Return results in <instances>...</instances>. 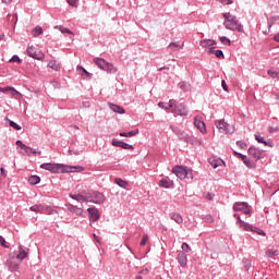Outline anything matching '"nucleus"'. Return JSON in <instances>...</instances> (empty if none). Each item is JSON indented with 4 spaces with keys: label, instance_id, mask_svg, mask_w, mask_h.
<instances>
[{
    "label": "nucleus",
    "instance_id": "obj_1",
    "mask_svg": "<svg viewBox=\"0 0 279 279\" xmlns=\"http://www.w3.org/2000/svg\"><path fill=\"white\" fill-rule=\"evenodd\" d=\"M40 169L50 171V173H75V171H84L82 166L73 167L64 163H41Z\"/></svg>",
    "mask_w": 279,
    "mask_h": 279
},
{
    "label": "nucleus",
    "instance_id": "obj_2",
    "mask_svg": "<svg viewBox=\"0 0 279 279\" xmlns=\"http://www.w3.org/2000/svg\"><path fill=\"white\" fill-rule=\"evenodd\" d=\"M225 22L223 25L226 29H230L231 32H240L243 34L244 28L243 25L239 22L236 15H232L230 12L223 13Z\"/></svg>",
    "mask_w": 279,
    "mask_h": 279
},
{
    "label": "nucleus",
    "instance_id": "obj_3",
    "mask_svg": "<svg viewBox=\"0 0 279 279\" xmlns=\"http://www.w3.org/2000/svg\"><path fill=\"white\" fill-rule=\"evenodd\" d=\"M169 108H174L172 112H174V114H179V117L189 116V109L186 108V105H184L183 102L177 104L175 99L169 100Z\"/></svg>",
    "mask_w": 279,
    "mask_h": 279
},
{
    "label": "nucleus",
    "instance_id": "obj_4",
    "mask_svg": "<svg viewBox=\"0 0 279 279\" xmlns=\"http://www.w3.org/2000/svg\"><path fill=\"white\" fill-rule=\"evenodd\" d=\"M94 62L97 66H99V69H101L102 71H106L107 73L114 74L118 71V69H117V66H114V64L106 61L102 58H94Z\"/></svg>",
    "mask_w": 279,
    "mask_h": 279
},
{
    "label": "nucleus",
    "instance_id": "obj_5",
    "mask_svg": "<svg viewBox=\"0 0 279 279\" xmlns=\"http://www.w3.org/2000/svg\"><path fill=\"white\" fill-rule=\"evenodd\" d=\"M235 213H243L244 215H252V206L247 202H235L233 204Z\"/></svg>",
    "mask_w": 279,
    "mask_h": 279
},
{
    "label": "nucleus",
    "instance_id": "obj_6",
    "mask_svg": "<svg viewBox=\"0 0 279 279\" xmlns=\"http://www.w3.org/2000/svg\"><path fill=\"white\" fill-rule=\"evenodd\" d=\"M88 195V202L92 204H104L106 202V196L101 192H87Z\"/></svg>",
    "mask_w": 279,
    "mask_h": 279
},
{
    "label": "nucleus",
    "instance_id": "obj_7",
    "mask_svg": "<svg viewBox=\"0 0 279 279\" xmlns=\"http://www.w3.org/2000/svg\"><path fill=\"white\" fill-rule=\"evenodd\" d=\"M216 128L221 132V134H234V126L226 123L223 120H217Z\"/></svg>",
    "mask_w": 279,
    "mask_h": 279
},
{
    "label": "nucleus",
    "instance_id": "obj_8",
    "mask_svg": "<svg viewBox=\"0 0 279 279\" xmlns=\"http://www.w3.org/2000/svg\"><path fill=\"white\" fill-rule=\"evenodd\" d=\"M172 173L177 175L180 180L186 179V175H189V168L184 166H175L172 168Z\"/></svg>",
    "mask_w": 279,
    "mask_h": 279
},
{
    "label": "nucleus",
    "instance_id": "obj_9",
    "mask_svg": "<svg viewBox=\"0 0 279 279\" xmlns=\"http://www.w3.org/2000/svg\"><path fill=\"white\" fill-rule=\"evenodd\" d=\"M27 56H29V58H34V60H45V53L38 51L34 46H29L27 48Z\"/></svg>",
    "mask_w": 279,
    "mask_h": 279
},
{
    "label": "nucleus",
    "instance_id": "obj_10",
    "mask_svg": "<svg viewBox=\"0 0 279 279\" xmlns=\"http://www.w3.org/2000/svg\"><path fill=\"white\" fill-rule=\"evenodd\" d=\"M263 149L260 148H256L254 146H251L248 148V155L251 156V158L255 161L258 162V160H260V158H263Z\"/></svg>",
    "mask_w": 279,
    "mask_h": 279
},
{
    "label": "nucleus",
    "instance_id": "obj_11",
    "mask_svg": "<svg viewBox=\"0 0 279 279\" xmlns=\"http://www.w3.org/2000/svg\"><path fill=\"white\" fill-rule=\"evenodd\" d=\"M70 197H71V199H75V202H78L80 204H84V202H89L88 193H86V192H82L78 194L70 193Z\"/></svg>",
    "mask_w": 279,
    "mask_h": 279
},
{
    "label": "nucleus",
    "instance_id": "obj_12",
    "mask_svg": "<svg viewBox=\"0 0 279 279\" xmlns=\"http://www.w3.org/2000/svg\"><path fill=\"white\" fill-rule=\"evenodd\" d=\"M87 213L89 215V221H99V219L101 218V215H99V209L95 207L87 208Z\"/></svg>",
    "mask_w": 279,
    "mask_h": 279
},
{
    "label": "nucleus",
    "instance_id": "obj_13",
    "mask_svg": "<svg viewBox=\"0 0 279 279\" xmlns=\"http://www.w3.org/2000/svg\"><path fill=\"white\" fill-rule=\"evenodd\" d=\"M5 266L9 271H19L20 264L16 262V257H11L5 262Z\"/></svg>",
    "mask_w": 279,
    "mask_h": 279
},
{
    "label": "nucleus",
    "instance_id": "obj_14",
    "mask_svg": "<svg viewBox=\"0 0 279 279\" xmlns=\"http://www.w3.org/2000/svg\"><path fill=\"white\" fill-rule=\"evenodd\" d=\"M159 186H161V189H173V181L169 179V177L162 178L159 181Z\"/></svg>",
    "mask_w": 279,
    "mask_h": 279
},
{
    "label": "nucleus",
    "instance_id": "obj_15",
    "mask_svg": "<svg viewBox=\"0 0 279 279\" xmlns=\"http://www.w3.org/2000/svg\"><path fill=\"white\" fill-rule=\"evenodd\" d=\"M194 125L202 132V134H206V123L202 121L199 118H194Z\"/></svg>",
    "mask_w": 279,
    "mask_h": 279
},
{
    "label": "nucleus",
    "instance_id": "obj_16",
    "mask_svg": "<svg viewBox=\"0 0 279 279\" xmlns=\"http://www.w3.org/2000/svg\"><path fill=\"white\" fill-rule=\"evenodd\" d=\"M177 260H178L179 265H181V267H186V265L189 263V258L186 257V253L180 252L178 254Z\"/></svg>",
    "mask_w": 279,
    "mask_h": 279
},
{
    "label": "nucleus",
    "instance_id": "obj_17",
    "mask_svg": "<svg viewBox=\"0 0 279 279\" xmlns=\"http://www.w3.org/2000/svg\"><path fill=\"white\" fill-rule=\"evenodd\" d=\"M168 49H170V51H180L184 49V43L180 44V41H172L169 44Z\"/></svg>",
    "mask_w": 279,
    "mask_h": 279
},
{
    "label": "nucleus",
    "instance_id": "obj_18",
    "mask_svg": "<svg viewBox=\"0 0 279 279\" xmlns=\"http://www.w3.org/2000/svg\"><path fill=\"white\" fill-rule=\"evenodd\" d=\"M209 165H211L214 169H217V167H221V165L226 166V161L220 158H210Z\"/></svg>",
    "mask_w": 279,
    "mask_h": 279
},
{
    "label": "nucleus",
    "instance_id": "obj_19",
    "mask_svg": "<svg viewBox=\"0 0 279 279\" xmlns=\"http://www.w3.org/2000/svg\"><path fill=\"white\" fill-rule=\"evenodd\" d=\"M246 232H255V234H259V236H265V231L262 229H258L257 227H254L248 223V228L244 229Z\"/></svg>",
    "mask_w": 279,
    "mask_h": 279
},
{
    "label": "nucleus",
    "instance_id": "obj_20",
    "mask_svg": "<svg viewBox=\"0 0 279 279\" xmlns=\"http://www.w3.org/2000/svg\"><path fill=\"white\" fill-rule=\"evenodd\" d=\"M109 108H110V110H112L113 112H117L118 114H125V109H123V107H121L119 105L109 102Z\"/></svg>",
    "mask_w": 279,
    "mask_h": 279
},
{
    "label": "nucleus",
    "instance_id": "obj_21",
    "mask_svg": "<svg viewBox=\"0 0 279 279\" xmlns=\"http://www.w3.org/2000/svg\"><path fill=\"white\" fill-rule=\"evenodd\" d=\"M76 71L80 73V75L84 80H90V73H88V71H86V69H84V66L77 65Z\"/></svg>",
    "mask_w": 279,
    "mask_h": 279
},
{
    "label": "nucleus",
    "instance_id": "obj_22",
    "mask_svg": "<svg viewBox=\"0 0 279 279\" xmlns=\"http://www.w3.org/2000/svg\"><path fill=\"white\" fill-rule=\"evenodd\" d=\"M233 217L238 219L236 226H239V228H243V230H245V228H250V223L243 221L239 214H234Z\"/></svg>",
    "mask_w": 279,
    "mask_h": 279
},
{
    "label": "nucleus",
    "instance_id": "obj_23",
    "mask_svg": "<svg viewBox=\"0 0 279 279\" xmlns=\"http://www.w3.org/2000/svg\"><path fill=\"white\" fill-rule=\"evenodd\" d=\"M170 219H172V221H175V223H183L184 219L182 218V215L180 214H175V213H171L169 214Z\"/></svg>",
    "mask_w": 279,
    "mask_h": 279
},
{
    "label": "nucleus",
    "instance_id": "obj_24",
    "mask_svg": "<svg viewBox=\"0 0 279 279\" xmlns=\"http://www.w3.org/2000/svg\"><path fill=\"white\" fill-rule=\"evenodd\" d=\"M201 47H214V45H217V41H215L214 39H203L199 43Z\"/></svg>",
    "mask_w": 279,
    "mask_h": 279
},
{
    "label": "nucleus",
    "instance_id": "obj_25",
    "mask_svg": "<svg viewBox=\"0 0 279 279\" xmlns=\"http://www.w3.org/2000/svg\"><path fill=\"white\" fill-rule=\"evenodd\" d=\"M255 140L257 141V143H262L266 147H271V143L265 141V137L260 136V134H258V133L255 134Z\"/></svg>",
    "mask_w": 279,
    "mask_h": 279
},
{
    "label": "nucleus",
    "instance_id": "obj_26",
    "mask_svg": "<svg viewBox=\"0 0 279 279\" xmlns=\"http://www.w3.org/2000/svg\"><path fill=\"white\" fill-rule=\"evenodd\" d=\"M4 121L7 123H9L10 128H13V130H16L17 132H20V130H23V128L21 125H19L16 122L10 120L9 118H5Z\"/></svg>",
    "mask_w": 279,
    "mask_h": 279
},
{
    "label": "nucleus",
    "instance_id": "obj_27",
    "mask_svg": "<svg viewBox=\"0 0 279 279\" xmlns=\"http://www.w3.org/2000/svg\"><path fill=\"white\" fill-rule=\"evenodd\" d=\"M28 183L32 184V186H36V184H40V177L34 174L28 178Z\"/></svg>",
    "mask_w": 279,
    "mask_h": 279
},
{
    "label": "nucleus",
    "instance_id": "obj_28",
    "mask_svg": "<svg viewBox=\"0 0 279 279\" xmlns=\"http://www.w3.org/2000/svg\"><path fill=\"white\" fill-rule=\"evenodd\" d=\"M138 134V129H135L134 131H129V132H121L120 136H123L125 138H131L132 136H136Z\"/></svg>",
    "mask_w": 279,
    "mask_h": 279
},
{
    "label": "nucleus",
    "instance_id": "obj_29",
    "mask_svg": "<svg viewBox=\"0 0 279 279\" xmlns=\"http://www.w3.org/2000/svg\"><path fill=\"white\" fill-rule=\"evenodd\" d=\"M19 250H20V253L16 255L17 260H25V257L27 256L25 248H23V245H20Z\"/></svg>",
    "mask_w": 279,
    "mask_h": 279
},
{
    "label": "nucleus",
    "instance_id": "obj_30",
    "mask_svg": "<svg viewBox=\"0 0 279 279\" xmlns=\"http://www.w3.org/2000/svg\"><path fill=\"white\" fill-rule=\"evenodd\" d=\"M114 182L118 184V186H120V189H128V186H129L128 181H125L121 178H116Z\"/></svg>",
    "mask_w": 279,
    "mask_h": 279
},
{
    "label": "nucleus",
    "instance_id": "obj_31",
    "mask_svg": "<svg viewBox=\"0 0 279 279\" xmlns=\"http://www.w3.org/2000/svg\"><path fill=\"white\" fill-rule=\"evenodd\" d=\"M48 66L52 69V71H60V63H58L56 60H50L48 62Z\"/></svg>",
    "mask_w": 279,
    "mask_h": 279
},
{
    "label": "nucleus",
    "instance_id": "obj_32",
    "mask_svg": "<svg viewBox=\"0 0 279 279\" xmlns=\"http://www.w3.org/2000/svg\"><path fill=\"white\" fill-rule=\"evenodd\" d=\"M15 144L17 145V147H21V149L25 150L26 156H29V151H27V149H29V146L25 145L21 140H17Z\"/></svg>",
    "mask_w": 279,
    "mask_h": 279
},
{
    "label": "nucleus",
    "instance_id": "obj_33",
    "mask_svg": "<svg viewBox=\"0 0 279 279\" xmlns=\"http://www.w3.org/2000/svg\"><path fill=\"white\" fill-rule=\"evenodd\" d=\"M41 215H53V209L51 208V206L43 205Z\"/></svg>",
    "mask_w": 279,
    "mask_h": 279
},
{
    "label": "nucleus",
    "instance_id": "obj_34",
    "mask_svg": "<svg viewBox=\"0 0 279 279\" xmlns=\"http://www.w3.org/2000/svg\"><path fill=\"white\" fill-rule=\"evenodd\" d=\"M0 93H11V95H16V89H14V87H10V86H7V87H0Z\"/></svg>",
    "mask_w": 279,
    "mask_h": 279
},
{
    "label": "nucleus",
    "instance_id": "obj_35",
    "mask_svg": "<svg viewBox=\"0 0 279 279\" xmlns=\"http://www.w3.org/2000/svg\"><path fill=\"white\" fill-rule=\"evenodd\" d=\"M266 256L268 258H276V256H279V251L278 250H268L266 252Z\"/></svg>",
    "mask_w": 279,
    "mask_h": 279
},
{
    "label": "nucleus",
    "instance_id": "obj_36",
    "mask_svg": "<svg viewBox=\"0 0 279 279\" xmlns=\"http://www.w3.org/2000/svg\"><path fill=\"white\" fill-rule=\"evenodd\" d=\"M29 210H32V213L43 214V204L33 205L29 207Z\"/></svg>",
    "mask_w": 279,
    "mask_h": 279
},
{
    "label": "nucleus",
    "instance_id": "obj_37",
    "mask_svg": "<svg viewBox=\"0 0 279 279\" xmlns=\"http://www.w3.org/2000/svg\"><path fill=\"white\" fill-rule=\"evenodd\" d=\"M243 162L248 169H256V161L246 158Z\"/></svg>",
    "mask_w": 279,
    "mask_h": 279
},
{
    "label": "nucleus",
    "instance_id": "obj_38",
    "mask_svg": "<svg viewBox=\"0 0 279 279\" xmlns=\"http://www.w3.org/2000/svg\"><path fill=\"white\" fill-rule=\"evenodd\" d=\"M276 21H279L278 15H274L270 17V20L268 21V29H271V27H274V24L276 23Z\"/></svg>",
    "mask_w": 279,
    "mask_h": 279
},
{
    "label": "nucleus",
    "instance_id": "obj_39",
    "mask_svg": "<svg viewBox=\"0 0 279 279\" xmlns=\"http://www.w3.org/2000/svg\"><path fill=\"white\" fill-rule=\"evenodd\" d=\"M178 86L179 88H181V90H185V92L189 90V88H191V85H189V83L186 82H180Z\"/></svg>",
    "mask_w": 279,
    "mask_h": 279
},
{
    "label": "nucleus",
    "instance_id": "obj_40",
    "mask_svg": "<svg viewBox=\"0 0 279 279\" xmlns=\"http://www.w3.org/2000/svg\"><path fill=\"white\" fill-rule=\"evenodd\" d=\"M242 263H243V267H244V269H246V271H250V268L252 267V262L250 260V259H243L242 260Z\"/></svg>",
    "mask_w": 279,
    "mask_h": 279
},
{
    "label": "nucleus",
    "instance_id": "obj_41",
    "mask_svg": "<svg viewBox=\"0 0 279 279\" xmlns=\"http://www.w3.org/2000/svg\"><path fill=\"white\" fill-rule=\"evenodd\" d=\"M58 29H60L61 34H70L73 35V32L64 26H57Z\"/></svg>",
    "mask_w": 279,
    "mask_h": 279
},
{
    "label": "nucleus",
    "instance_id": "obj_42",
    "mask_svg": "<svg viewBox=\"0 0 279 279\" xmlns=\"http://www.w3.org/2000/svg\"><path fill=\"white\" fill-rule=\"evenodd\" d=\"M40 34H43V27L36 26V27L33 29V36L37 37V36H40Z\"/></svg>",
    "mask_w": 279,
    "mask_h": 279
},
{
    "label": "nucleus",
    "instance_id": "obj_43",
    "mask_svg": "<svg viewBox=\"0 0 279 279\" xmlns=\"http://www.w3.org/2000/svg\"><path fill=\"white\" fill-rule=\"evenodd\" d=\"M268 75L272 77V80H279V73L274 70H268Z\"/></svg>",
    "mask_w": 279,
    "mask_h": 279
},
{
    "label": "nucleus",
    "instance_id": "obj_44",
    "mask_svg": "<svg viewBox=\"0 0 279 279\" xmlns=\"http://www.w3.org/2000/svg\"><path fill=\"white\" fill-rule=\"evenodd\" d=\"M181 250H183V253L186 252H191V246L189 245V243L186 242H183L182 245H181Z\"/></svg>",
    "mask_w": 279,
    "mask_h": 279
},
{
    "label": "nucleus",
    "instance_id": "obj_45",
    "mask_svg": "<svg viewBox=\"0 0 279 279\" xmlns=\"http://www.w3.org/2000/svg\"><path fill=\"white\" fill-rule=\"evenodd\" d=\"M65 206H66V208L70 213H72L73 215L75 214V210L77 209V206L72 205V204H65Z\"/></svg>",
    "mask_w": 279,
    "mask_h": 279
},
{
    "label": "nucleus",
    "instance_id": "obj_46",
    "mask_svg": "<svg viewBox=\"0 0 279 279\" xmlns=\"http://www.w3.org/2000/svg\"><path fill=\"white\" fill-rule=\"evenodd\" d=\"M173 132L181 141H184L186 138V135H184L180 130H173Z\"/></svg>",
    "mask_w": 279,
    "mask_h": 279
},
{
    "label": "nucleus",
    "instance_id": "obj_47",
    "mask_svg": "<svg viewBox=\"0 0 279 279\" xmlns=\"http://www.w3.org/2000/svg\"><path fill=\"white\" fill-rule=\"evenodd\" d=\"M215 56L216 58H219V60H223L226 58L223 50H216Z\"/></svg>",
    "mask_w": 279,
    "mask_h": 279
},
{
    "label": "nucleus",
    "instance_id": "obj_48",
    "mask_svg": "<svg viewBox=\"0 0 279 279\" xmlns=\"http://www.w3.org/2000/svg\"><path fill=\"white\" fill-rule=\"evenodd\" d=\"M111 145H113V147H122L123 142H121L117 138H113L112 142H111Z\"/></svg>",
    "mask_w": 279,
    "mask_h": 279
},
{
    "label": "nucleus",
    "instance_id": "obj_49",
    "mask_svg": "<svg viewBox=\"0 0 279 279\" xmlns=\"http://www.w3.org/2000/svg\"><path fill=\"white\" fill-rule=\"evenodd\" d=\"M236 146L240 147V149H246L247 148V144L243 141H238Z\"/></svg>",
    "mask_w": 279,
    "mask_h": 279
},
{
    "label": "nucleus",
    "instance_id": "obj_50",
    "mask_svg": "<svg viewBox=\"0 0 279 279\" xmlns=\"http://www.w3.org/2000/svg\"><path fill=\"white\" fill-rule=\"evenodd\" d=\"M220 43H222V45H230L231 44L230 38H228L226 36L220 37Z\"/></svg>",
    "mask_w": 279,
    "mask_h": 279
},
{
    "label": "nucleus",
    "instance_id": "obj_51",
    "mask_svg": "<svg viewBox=\"0 0 279 279\" xmlns=\"http://www.w3.org/2000/svg\"><path fill=\"white\" fill-rule=\"evenodd\" d=\"M122 149H131V150H134V146L125 143V142H122Z\"/></svg>",
    "mask_w": 279,
    "mask_h": 279
},
{
    "label": "nucleus",
    "instance_id": "obj_52",
    "mask_svg": "<svg viewBox=\"0 0 279 279\" xmlns=\"http://www.w3.org/2000/svg\"><path fill=\"white\" fill-rule=\"evenodd\" d=\"M233 154H234V156H238V158H240L243 162H244L245 159L247 158L246 155H243V154L238 153V151H234Z\"/></svg>",
    "mask_w": 279,
    "mask_h": 279
},
{
    "label": "nucleus",
    "instance_id": "obj_53",
    "mask_svg": "<svg viewBox=\"0 0 279 279\" xmlns=\"http://www.w3.org/2000/svg\"><path fill=\"white\" fill-rule=\"evenodd\" d=\"M11 62H17V64H21V62H23V60L19 56L15 54L11 58Z\"/></svg>",
    "mask_w": 279,
    "mask_h": 279
},
{
    "label": "nucleus",
    "instance_id": "obj_54",
    "mask_svg": "<svg viewBox=\"0 0 279 279\" xmlns=\"http://www.w3.org/2000/svg\"><path fill=\"white\" fill-rule=\"evenodd\" d=\"M28 149H29L31 154H33L34 156H36L37 154H38V156H40V154H43V151H40L36 148L29 147Z\"/></svg>",
    "mask_w": 279,
    "mask_h": 279
},
{
    "label": "nucleus",
    "instance_id": "obj_55",
    "mask_svg": "<svg viewBox=\"0 0 279 279\" xmlns=\"http://www.w3.org/2000/svg\"><path fill=\"white\" fill-rule=\"evenodd\" d=\"M74 215H77V217H82V215H84V209L76 207Z\"/></svg>",
    "mask_w": 279,
    "mask_h": 279
},
{
    "label": "nucleus",
    "instance_id": "obj_56",
    "mask_svg": "<svg viewBox=\"0 0 279 279\" xmlns=\"http://www.w3.org/2000/svg\"><path fill=\"white\" fill-rule=\"evenodd\" d=\"M147 241H149V235H144L143 236V239H142V241H141V243H140V245H146L147 244Z\"/></svg>",
    "mask_w": 279,
    "mask_h": 279
},
{
    "label": "nucleus",
    "instance_id": "obj_57",
    "mask_svg": "<svg viewBox=\"0 0 279 279\" xmlns=\"http://www.w3.org/2000/svg\"><path fill=\"white\" fill-rule=\"evenodd\" d=\"M0 245H1L2 247H5L7 250H8V247H10V246L5 245V238L2 236V235H0Z\"/></svg>",
    "mask_w": 279,
    "mask_h": 279
},
{
    "label": "nucleus",
    "instance_id": "obj_58",
    "mask_svg": "<svg viewBox=\"0 0 279 279\" xmlns=\"http://www.w3.org/2000/svg\"><path fill=\"white\" fill-rule=\"evenodd\" d=\"M158 106H159V108H162V110H171L169 105L167 106L165 102H159Z\"/></svg>",
    "mask_w": 279,
    "mask_h": 279
},
{
    "label": "nucleus",
    "instance_id": "obj_59",
    "mask_svg": "<svg viewBox=\"0 0 279 279\" xmlns=\"http://www.w3.org/2000/svg\"><path fill=\"white\" fill-rule=\"evenodd\" d=\"M220 1V3H223L225 5H232V3H234L233 0H218Z\"/></svg>",
    "mask_w": 279,
    "mask_h": 279
},
{
    "label": "nucleus",
    "instance_id": "obj_60",
    "mask_svg": "<svg viewBox=\"0 0 279 279\" xmlns=\"http://www.w3.org/2000/svg\"><path fill=\"white\" fill-rule=\"evenodd\" d=\"M69 5L72 8H77V0H68Z\"/></svg>",
    "mask_w": 279,
    "mask_h": 279
},
{
    "label": "nucleus",
    "instance_id": "obj_61",
    "mask_svg": "<svg viewBox=\"0 0 279 279\" xmlns=\"http://www.w3.org/2000/svg\"><path fill=\"white\" fill-rule=\"evenodd\" d=\"M268 132H269L270 134H274V133H276V132H279V128L269 126V128H268Z\"/></svg>",
    "mask_w": 279,
    "mask_h": 279
},
{
    "label": "nucleus",
    "instance_id": "obj_62",
    "mask_svg": "<svg viewBox=\"0 0 279 279\" xmlns=\"http://www.w3.org/2000/svg\"><path fill=\"white\" fill-rule=\"evenodd\" d=\"M221 86H222L223 90H226V93H228V84L226 83V80L221 81Z\"/></svg>",
    "mask_w": 279,
    "mask_h": 279
},
{
    "label": "nucleus",
    "instance_id": "obj_63",
    "mask_svg": "<svg viewBox=\"0 0 279 279\" xmlns=\"http://www.w3.org/2000/svg\"><path fill=\"white\" fill-rule=\"evenodd\" d=\"M185 178L193 180V171L189 168H187V175Z\"/></svg>",
    "mask_w": 279,
    "mask_h": 279
},
{
    "label": "nucleus",
    "instance_id": "obj_64",
    "mask_svg": "<svg viewBox=\"0 0 279 279\" xmlns=\"http://www.w3.org/2000/svg\"><path fill=\"white\" fill-rule=\"evenodd\" d=\"M274 40H275L276 43H279V33L274 36Z\"/></svg>",
    "mask_w": 279,
    "mask_h": 279
}]
</instances>
